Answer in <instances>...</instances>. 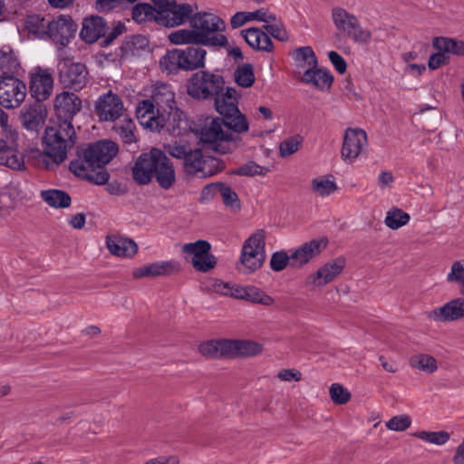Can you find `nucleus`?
<instances>
[{
    "label": "nucleus",
    "instance_id": "obj_1",
    "mask_svg": "<svg viewBox=\"0 0 464 464\" xmlns=\"http://www.w3.org/2000/svg\"><path fill=\"white\" fill-rule=\"evenodd\" d=\"M44 160L49 157L56 165L63 162L67 152L75 144V130L71 121H52L45 128L43 137Z\"/></svg>",
    "mask_w": 464,
    "mask_h": 464
},
{
    "label": "nucleus",
    "instance_id": "obj_2",
    "mask_svg": "<svg viewBox=\"0 0 464 464\" xmlns=\"http://www.w3.org/2000/svg\"><path fill=\"white\" fill-rule=\"evenodd\" d=\"M195 133L201 143L220 153H227L229 150L227 143L237 140L221 118L205 119L203 123L196 128Z\"/></svg>",
    "mask_w": 464,
    "mask_h": 464
},
{
    "label": "nucleus",
    "instance_id": "obj_3",
    "mask_svg": "<svg viewBox=\"0 0 464 464\" xmlns=\"http://www.w3.org/2000/svg\"><path fill=\"white\" fill-rule=\"evenodd\" d=\"M7 114L0 108V126L3 135L0 137V165L14 170L24 169V162L18 146V131L7 124Z\"/></svg>",
    "mask_w": 464,
    "mask_h": 464
},
{
    "label": "nucleus",
    "instance_id": "obj_4",
    "mask_svg": "<svg viewBox=\"0 0 464 464\" xmlns=\"http://www.w3.org/2000/svg\"><path fill=\"white\" fill-rule=\"evenodd\" d=\"M194 30L201 34L208 43H201L204 46L226 47L228 45L227 37L221 33L226 29L225 22L211 13H197L189 19Z\"/></svg>",
    "mask_w": 464,
    "mask_h": 464
},
{
    "label": "nucleus",
    "instance_id": "obj_5",
    "mask_svg": "<svg viewBox=\"0 0 464 464\" xmlns=\"http://www.w3.org/2000/svg\"><path fill=\"white\" fill-rule=\"evenodd\" d=\"M206 55L207 51L198 46L173 49L160 59V65L169 72L178 69L194 71L205 66Z\"/></svg>",
    "mask_w": 464,
    "mask_h": 464
},
{
    "label": "nucleus",
    "instance_id": "obj_6",
    "mask_svg": "<svg viewBox=\"0 0 464 464\" xmlns=\"http://www.w3.org/2000/svg\"><path fill=\"white\" fill-rule=\"evenodd\" d=\"M331 17L336 30L354 43L367 44L371 42L370 30L363 28L359 18L345 8L340 6L333 8Z\"/></svg>",
    "mask_w": 464,
    "mask_h": 464
},
{
    "label": "nucleus",
    "instance_id": "obj_7",
    "mask_svg": "<svg viewBox=\"0 0 464 464\" xmlns=\"http://www.w3.org/2000/svg\"><path fill=\"white\" fill-rule=\"evenodd\" d=\"M266 258L265 237L263 234H252L243 244L237 269L250 275L257 271Z\"/></svg>",
    "mask_w": 464,
    "mask_h": 464
},
{
    "label": "nucleus",
    "instance_id": "obj_8",
    "mask_svg": "<svg viewBox=\"0 0 464 464\" xmlns=\"http://www.w3.org/2000/svg\"><path fill=\"white\" fill-rule=\"evenodd\" d=\"M345 266L346 259L343 256L324 262L305 277L304 286L312 291L324 289L342 275Z\"/></svg>",
    "mask_w": 464,
    "mask_h": 464
},
{
    "label": "nucleus",
    "instance_id": "obj_9",
    "mask_svg": "<svg viewBox=\"0 0 464 464\" xmlns=\"http://www.w3.org/2000/svg\"><path fill=\"white\" fill-rule=\"evenodd\" d=\"M224 85L223 77L208 72H196L188 83V93L196 99L217 96Z\"/></svg>",
    "mask_w": 464,
    "mask_h": 464
},
{
    "label": "nucleus",
    "instance_id": "obj_10",
    "mask_svg": "<svg viewBox=\"0 0 464 464\" xmlns=\"http://www.w3.org/2000/svg\"><path fill=\"white\" fill-rule=\"evenodd\" d=\"M328 244V237L320 236L290 249L291 268L299 269L307 266L326 249Z\"/></svg>",
    "mask_w": 464,
    "mask_h": 464
},
{
    "label": "nucleus",
    "instance_id": "obj_11",
    "mask_svg": "<svg viewBox=\"0 0 464 464\" xmlns=\"http://www.w3.org/2000/svg\"><path fill=\"white\" fill-rule=\"evenodd\" d=\"M184 168L190 175L207 178L220 171L223 165L215 158L204 157L200 150L190 149L184 158Z\"/></svg>",
    "mask_w": 464,
    "mask_h": 464
},
{
    "label": "nucleus",
    "instance_id": "obj_12",
    "mask_svg": "<svg viewBox=\"0 0 464 464\" xmlns=\"http://www.w3.org/2000/svg\"><path fill=\"white\" fill-rule=\"evenodd\" d=\"M59 82L66 88L82 90L87 82V70L84 64L74 63L68 58L57 63Z\"/></svg>",
    "mask_w": 464,
    "mask_h": 464
},
{
    "label": "nucleus",
    "instance_id": "obj_13",
    "mask_svg": "<svg viewBox=\"0 0 464 464\" xmlns=\"http://www.w3.org/2000/svg\"><path fill=\"white\" fill-rule=\"evenodd\" d=\"M86 150H79L77 158L71 161L70 170L77 177L87 179L96 185L106 184L110 175L105 169L98 170L92 159L87 157Z\"/></svg>",
    "mask_w": 464,
    "mask_h": 464
},
{
    "label": "nucleus",
    "instance_id": "obj_14",
    "mask_svg": "<svg viewBox=\"0 0 464 464\" xmlns=\"http://www.w3.org/2000/svg\"><path fill=\"white\" fill-rule=\"evenodd\" d=\"M185 258L191 262L193 267L200 272H208L216 266V258L210 251V244L204 240H198L182 246Z\"/></svg>",
    "mask_w": 464,
    "mask_h": 464
},
{
    "label": "nucleus",
    "instance_id": "obj_15",
    "mask_svg": "<svg viewBox=\"0 0 464 464\" xmlns=\"http://www.w3.org/2000/svg\"><path fill=\"white\" fill-rule=\"evenodd\" d=\"M26 96L25 84L14 76L0 79V104L5 109L18 108Z\"/></svg>",
    "mask_w": 464,
    "mask_h": 464
},
{
    "label": "nucleus",
    "instance_id": "obj_16",
    "mask_svg": "<svg viewBox=\"0 0 464 464\" xmlns=\"http://www.w3.org/2000/svg\"><path fill=\"white\" fill-rule=\"evenodd\" d=\"M94 111L101 121L113 122L125 115L121 98L111 91H108L97 99Z\"/></svg>",
    "mask_w": 464,
    "mask_h": 464
},
{
    "label": "nucleus",
    "instance_id": "obj_17",
    "mask_svg": "<svg viewBox=\"0 0 464 464\" xmlns=\"http://www.w3.org/2000/svg\"><path fill=\"white\" fill-rule=\"evenodd\" d=\"M29 91L31 96L38 102L46 101L53 91V77L49 69L35 67L29 75Z\"/></svg>",
    "mask_w": 464,
    "mask_h": 464
},
{
    "label": "nucleus",
    "instance_id": "obj_18",
    "mask_svg": "<svg viewBox=\"0 0 464 464\" xmlns=\"http://www.w3.org/2000/svg\"><path fill=\"white\" fill-rule=\"evenodd\" d=\"M366 146V132L362 129L349 128L343 135L341 157L346 162H353Z\"/></svg>",
    "mask_w": 464,
    "mask_h": 464
},
{
    "label": "nucleus",
    "instance_id": "obj_19",
    "mask_svg": "<svg viewBox=\"0 0 464 464\" xmlns=\"http://www.w3.org/2000/svg\"><path fill=\"white\" fill-rule=\"evenodd\" d=\"M53 108L57 120L72 122V118L82 109V100L75 93L63 91L54 97Z\"/></svg>",
    "mask_w": 464,
    "mask_h": 464
},
{
    "label": "nucleus",
    "instance_id": "obj_20",
    "mask_svg": "<svg viewBox=\"0 0 464 464\" xmlns=\"http://www.w3.org/2000/svg\"><path fill=\"white\" fill-rule=\"evenodd\" d=\"M429 319L439 322H455L464 318V296L451 299L441 306L427 313Z\"/></svg>",
    "mask_w": 464,
    "mask_h": 464
},
{
    "label": "nucleus",
    "instance_id": "obj_21",
    "mask_svg": "<svg viewBox=\"0 0 464 464\" xmlns=\"http://www.w3.org/2000/svg\"><path fill=\"white\" fill-rule=\"evenodd\" d=\"M76 24L68 17L61 15L55 19L48 21L47 34L56 44L65 46L74 36Z\"/></svg>",
    "mask_w": 464,
    "mask_h": 464
},
{
    "label": "nucleus",
    "instance_id": "obj_22",
    "mask_svg": "<svg viewBox=\"0 0 464 464\" xmlns=\"http://www.w3.org/2000/svg\"><path fill=\"white\" fill-rule=\"evenodd\" d=\"M155 169L154 175L159 186L164 189L172 187L176 180V173L170 160L159 149H154Z\"/></svg>",
    "mask_w": 464,
    "mask_h": 464
},
{
    "label": "nucleus",
    "instance_id": "obj_23",
    "mask_svg": "<svg viewBox=\"0 0 464 464\" xmlns=\"http://www.w3.org/2000/svg\"><path fill=\"white\" fill-rule=\"evenodd\" d=\"M85 150L87 157L92 159L91 161L98 170L103 169L102 168L117 155L119 150L116 143L107 140L91 144Z\"/></svg>",
    "mask_w": 464,
    "mask_h": 464
},
{
    "label": "nucleus",
    "instance_id": "obj_24",
    "mask_svg": "<svg viewBox=\"0 0 464 464\" xmlns=\"http://www.w3.org/2000/svg\"><path fill=\"white\" fill-rule=\"evenodd\" d=\"M157 106L151 99L143 100L137 106V118L140 123L150 130H160L164 121L163 113L155 112Z\"/></svg>",
    "mask_w": 464,
    "mask_h": 464
},
{
    "label": "nucleus",
    "instance_id": "obj_25",
    "mask_svg": "<svg viewBox=\"0 0 464 464\" xmlns=\"http://www.w3.org/2000/svg\"><path fill=\"white\" fill-rule=\"evenodd\" d=\"M154 149L149 153L141 154L136 160L132 168L133 179L140 184L147 185L150 182L154 175L155 159Z\"/></svg>",
    "mask_w": 464,
    "mask_h": 464
},
{
    "label": "nucleus",
    "instance_id": "obj_26",
    "mask_svg": "<svg viewBox=\"0 0 464 464\" xmlns=\"http://www.w3.org/2000/svg\"><path fill=\"white\" fill-rule=\"evenodd\" d=\"M179 266L175 261H157L136 267L132 271V276L136 279L143 277H156L178 271Z\"/></svg>",
    "mask_w": 464,
    "mask_h": 464
},
{
    "label": "nucleus",
    "instance_id": "obj_27",
    "mask_svg": "<svg viewBox=\"0 0 464 464\" xmlns=\"http://www.w3.org/2000/svg\"><path fill=\"white\" fill-rule=\"evenodd\" d=\"M106 245L113 256L120 257H131L138 251L137 244L121 234H108Z\"/></svg>",
    "mask_w": 464,
    "mask_h": 464
},
{
    "label": "nucleus",
    "instance_id": "obj_28",
    "mask_svg": "<svg viewBox=\"0 0 464 464\" xmlns=\"http://www.w3.org/2000/svg\"><path fill=\"white\" fill-rule=\"evenodd\" d=\"M191 5L176 3L171 7H168L162 13H159V22L167 27H174L184 24L192 14Z\"/></svg>",
    "mask_w": 464,
    "mask_h": 464
},
{
    "label": "nucleus",
    "instance_id": "obj_29",
    "mask_svg": "<svg viewBox=\"0 0 464 464\" xmlns=\"http://www.w3.org/2000/svg\"><path fill=\"white\" fill-rule=\"evenodd\" d=\"M47 111L40 103L25 106L20 111L22 126L27 130L32 131H36L42 127L45 121Z\"/></svg>",
    "mask_w": 464,
    "mask_h": 464
},
{
    "label": "nucleus",
    "instance_id": "obj_30",
    "mask_svg": "<svg viewBox=\"0 0 464 464\" xmlns=\"http://www.w3.org/2000/svg\"><path fill=\"white\" fill-rule=\"evenodd\" d=\"M107 24L104 19L98 15L87 17L82 22L80 35L83 41L92 44L105 34Z\"/></svg>",
    "mask_w": 464,
    "mask_h": 464
},
{
    "label": "nucleus",
    "instance_id": "obj_31",
    "mask_svg": "<svg viewBox=\"0 0 464 464\" xmlns=\"http://www.w3.org/2000/svg\"><path fill=\"white\" fill-rule=\"evenodd\" d=\"M301 81L319 91L324 92L331 88L334 77L329 72L316 66L308 68L303 72Z\"/></svg>",
    "mask_w": 464,
    "mask_h": 464
},
{
    "label": "nucleus",
    "instance_id": "obj_32",
    "mask_svg": "<svg viewBox=\"0 0 464 464\" xmlns=\"http://www.w3.org/2000/svg\"><path fill=\"white\" fill-rule=\"evenodd\" d=\"M151 101L157 106V112H167L175 106V95L170 87L165 83H157L153 86L150 95Z\"/></svg>",
    "mask_w": 464,
    "mask_h": 464
},
{
    "label": "nucleus",
    "instance_id": "obj_33",
    "mask_svg": "<svg viewBox=\"0 0 464 464\" xmlns=\"http://www.w3.org/2000/svg\"><path fill=\"white\" fill-rule=\"evenodd\" d=\"M247 44L254 50L270 53L274 49L270 37L259 28H248L241 31Z\"/></svg>",
    "mask_w": 464,
    "mask_h": 464
},
{
    "label": "nucleus",
    "instance_id": "obj_34",
    "mask_svg": "<svg viewBox=\"0 0 464 464\" xmlns=\"http://www.w3.org/2000/svg\"><path fill=\"white\" fill-rule=\"evenodd\" d=\"M215 105L218 112L225 116H231L237 113V92L234 88H227L225 93L216 97Z\"/></svg>",
    "mask_w": 464,
    "mask_h": 464
},
{
    "label": "nucleus",
    "instance_id": "obj_35",
    "mask_svg": "<svg viewBox=\"0 0 464 464\" xmlns=\"http://www.w3.org/2000/svg\"><path fill=\"white\" fill-rule=\"evenodd\" d=\"M292 58L297 70V73H302L308 68L317 66V59L315 53L311 46H302L295 49L292 53Z\"/></svg>",
    "mask_w": 464,
    "mask_h": 464
},
{
    "label": "nucleus",
    "instance_id": "obj_36",
    "mask_svg": "<svg viewBox=\"0 0 464 464\" xmlns=\"http://www.w3.org/2000/svg\"><path fill=\"white\" fill-rule=\"evenodd\" d=\"M162 123L160 130L165 128L172 135L179 136L184 129L183 125H186L185 115L179 108L174 107L164 112V121Z\"/></svg>",
    "mask_w": 464,
    "mask_h": 464
},
{
    "label": "nucleus",
    "instance_id": "obj_37",
    "mask_svg": "<svg viewBox=\"0 0 464 464\" xmlns=\"http://www.w3.org/2000/svg\"><path fill=\"white\" fill-rule=\"evenodd\" d=\"M169 42L173 44H197L201 45V43H208V40L198 34L194 28L191 29H179L170 33L168 36Z\"/></svg>",
    "mask_w": 464,
    "mask_h": 464
},
{
    "label": "nucleus",
    "instance_id": "obj_38",
    "mask_svg": "<svg viewBox=\"0 0 464 464\" xmlns=\"http://www.w3.org/2000/svg\"><path fill=\"white\" fill-rule=\"evenodd\" d=\"M435 50L444 51L449 55L464 56V41L450 37H435L432 41Z\"/></svg>",
    "mask_w": 464,
    "mask_h": 464
},
{
    "label": "nucleus",
    "instance_id": "obj_39",
    "mask_svg": "<svg viewBox=\"0 0 464 464\" xmlns=\"http://www.w3.org/2000/svg\"><path fill=\"white\" fill-rule=\"evenodd\" d=\"M20 68V63L9 46H4L0 50V72L3 76H12L18 72Z\"/></svg>",
    "mask_w": 464,
    "mask_h": 464
},
{
    "label": "nucleus",
    "instance_id": "obj_40",
    "mask_svg": "<svg viewBox=\"0 0 464 464\" xmlns=\"http://www.w3.org/2000/svg\"><path fill=\"white\" fill-rule=\"evenodd\" d=\"M338 188L332 176H321L314 179L311 189L316 197L325 198L335 192Z\"/></svg>",
    "mask_w": 464,
    "mask_h": 464
},
{
    "label": "nucleus",
    "instance_id": "obj_41",
    "mask_svg": "<svg viewBox=\"0 0 464 464\" xmlns=\"http://www.w3.org/2000/svg\"><path fill=\"white\" fill-rule=\"evenodd\" d=\"M410 364L413 369L428 374L434 373L439 368L436 358L424 353L411 356L410 359Z\"/></svg>",
    "mask_w": 464,
    "mask_h": 464
},
{
    "label": "nucleus",
    "instance_id": "obj_42",
    "mask_svg": "<svg viewBox=\"0 0 464 464\" xmlns=\"http://www.w3.org/2000/svg\"><path fill=\"white\" fill-rule=\"evenodd\" d=\"M411 436L423 442L435 446H443L447 444L450 440V434L446 430H417L411 433Z\"/></svg>",
    "mask_w": 464,
    "mask_h": 464
},
{
    "label": "nucleus",
    "instance_id": "obj_43",
    "mask_svg": "<svg viewBox=\"0 0 464 464\" xmlns=\"http://www.w3.org/2000/svg\"><path fill=\"white\" fill-rule=\"evenodd\" d=\"M132 19L138 24L159 21V13L149 4H138L132 7Z\"/></svg>",
    "mask_w": 464,
    "mask_h": 464
},
{
    "label": "nucleus",
    "instance_id": "obj_44",
    "mask_svg": "<svg viewBox=\"0 0 464 464\" xmlns=\"http://www.w3.org/2000/svg\"><path fill=\"white\" fill-rule=\"evenodd\" d=\"M42 198L51 207L67 208L71 204L70 196L58 189L44 190L41 193Z\"/></svg>",
    "mask_w": 464,
    "mask_h": 464
},
{
    "label": "nucleus",
    "instance_id": "obj_45",
    "mask_svg": "<svg viewBox=\"0 0 464 464\" xmlns=\"http://www.w3.org/2000/svg\"><path fill=\"white\" fill-rule=\"evenodd\" d=\"M446 280L448 283L455 285L459 294L464 296V259L452 263Z\"/></svg>",
    "mask_w": 464,
    "mask_h": 464
},
{
    "label": "nucleus",
    "instance_id": "obj_46",
    "mask_svg": "<svg viewBox=\"0 0 464 464\" xmlns=\"http://www.w3.org/2000/svg\"><path fill=\"white\" fill-rule=\"evenodd\" d=\"M123 119L114 127L115 131L120 135L125 143L136 141L134 130L136 129L133 120L124 115Z\"/></svg>",
    "mask_w": 464,
    "mask_h": 464
},
{
    "label": "nucleus",
    "instance_id": "obj_47",
    "mask_svg": "<svg viewBox=\"0 0 464 464\" xmlns=\"http://www.w3.org/2000/svg\"><path fill=\"white\" fill-rule=\"evenodd\" d=\"M25 28L38 37H44L47 34L48 21L39 14H31L26 17Z\"/></svg>",
    "mask_w": 464,
    "mask_h": 464
},
{
    "label": "nucleus",
    "instance_id": "obj_48",
    "mask_svg": "<svg viewBox=\"0 0 464 464\" xmlns=\"http://www.w3.org/2000/svg\"><path fill=\"white\" fill-rule=\"evenodd\" d=\"M248 302L258 304L266 307L275 304V298L266 292L255 285H247L246 300Z\"/></svg>",
    "mask_w": 464,
    "mask_h": 464
},
{
    "label": "nucleus",
    "instance_id": "obj_49",
    "mask_svg": "<svg viewBox=\"0 0 464 464\" xmlns=\"http://www.w3.org/2000/svg\"><path fill=\"white\" fill-rule=\"evenodd\" d=\"M236 82L244 88L251 87L255 82L254 68L250 63L239 65L234 73Z\"/></svg>",
    "mask_w": 464,
    "mask_h": 464
},
{
    "label": "nucleus",
    "instance_id": "obj_50",
    "mask_svg": "<svg viewBox=\"0 0 464 464\" xmlns=\"http://www.w3.org/2000/svg\"><path fill=\"white\" fill-rule=\"evenodd\" d=\"M410 221V215L400 208H392L385 218L386 226L392 229H398Z\"/></svg>",
    "mask_w": 464,
    "mask_h": 464
},
{
    "label": "nucleus",
    "instance_id": "obj_51",
    "mask_svg": "<svg viewBox=\"0 0 464 464\" xmlns=\"http://www.w3.org/2000/svg\"><path fill=\"white\" fill-rule=\"evenodd\" d=\"M226 125L227 126L229 131L236 133H244L249 130V124L246 118V116L238 111L237 113H235L231 116L224 117Z\"/></svg>",
    "mask_w": 464,
    "mask_h": 464
},
{
    "label": "nucleus",
    "instance_id": "obj_52",
    "mask_svg": "<svg viewBox=\"0 0 464 464\" xmlns=\"http://www.w3.org/2000/svg\"><path fill=\"white\" fill-rule=\"evenodd\" d=\"M304 142V138L299 135L291 136L284 140L279 145V155L287 158L297 152Z\"/></svg>",
    "mask_w": 464,
    "mask_h": 464
},
{
    "label": "nucleus",
    "instance_id": "obj_53",
    "mask_svg": "<svg viewBox=\"0 0 464 464\" xmlns=\"http://www.w3.org/2000/svg\"><path fill=\"white\" fill-rule=\"evenodd\" d=\"M190 149L191 147L189 143L186 140H173L164 145V153H168L176 159L184 160L186 155L189 152Z\"/></svg>",
    "mask_w": 464,
    "mask_h": 464
},
{
    "label": "nucleus",
    "instance_id": "obj_54",
    "mask_svg": "<svg viewBox=\"0 0 464 464\" xmlns=\"http://www.w3.org/2000/svg\"><path fill=\"white\" fill-rule=\"evenodd\" d=\"M329 394L333 402L337 405L346 404L352 397L349 390L337 382L330 386Z\"/></svg>",
    "mask_w": 464,
    "mask_h": 464
},
{
    "label": "nucleus",
    "instance_id": "obj_55",
    "mask_svg": "<svg viewBox=\"0 0 464 464\" xmlns=\"http://www.w3.org/2000/svg\"><path fill=\"white\" fill-rule=\"evenodd\" d=\"M237 356H256L263 352V345L250 340H237Z\"/></svg>",
    "mask_w": 464,
    "mask_h": 464
},
{
    "label": "nucleus",
    "instance_id": "obj_56",
    "mask_svg": "<svg viewBox=\"0 0 464 464\" xmlns=\"http://www.w3.org/2000/svg\"><path fill=\"white\" fill-rule=\"evenodd\" d=\"M412 423L411 417L408 414L395 415L385 422L389 430L402 432L408 430Z\"/></svg>",
    "mask_w": 464,
    "mask_h": 464
},
{
    "label": "nucleus",
    "instance_id": "obj_57",
    "mask_svg": "<svg viewBox=\"0 0 464 464\" xmlns=\"http://www.w3.org/2000/svg\"><path fill=\"white\" fill-rule=\"evenodd\" d=\"M291 253L281 250L275 252L270 259V267L275 272H281L285 267H291Z\"/></svg>",
    "mask_w": 464,
    "mask_h": 464
},
{
    "label": "nucleus",
    "instance_id": "obj_58",
    "mask_svg": "<svg viewBox=\"0 0 464 464\" xmlns=\"http://www.w3.org/2000/svg\"><path fill=\"white\" fill-rule=\"evenodd\" d=\"M219 195L224 204L230 209L237 211L240 208L238 196L230 187L221 183Z\"/></svg>",
    "mask_w": 464,
    "mask_h": 464
},
{
    "label": "nucleus",
    "instance_id": "obj_59",
    "mask_svg": "<svg viewBox=\"0 0 464 464\" xmlns=\"http://www.w3.org/2000/svg\"><path fill=\"white\" fill-rule=\"evenodd\" d=\"M269 172V169L264 166H260L254 161H248L246 164L240 166L236 173L241 176H265Z\"/></svg>",
    "mask_w": 464,
    "mask_h": 464
},
{
    "label": "nucleus",
    "instance_id": "obj_60",
    "mask_svg": "<svg viewBox=\"0 0 464 464\" xmlns=\"http://www.w3.org/2000/svg\"><path fill=\"white\" fill-rule=\"evenodd\" d=\"M137 0H96L95 9L101 13H109L123 5L135 3Z\"/></svg>",
    "mask_w": 464,
    "mask_h": 464
},
{
    "label": "nucleus",
    "instance_id": "obj_61",
    "mask_svg": "<svg viewBox=\"0 0 464 464\" xmlns=\"http://www.w3.org/2000/svg\"><path fill=\"white\" fill-rule=\"evenodd\" d=\"M16 193V187L9 186L0 192V213L12 208L14 205V195Z\"/></svg>",
    "mask_w": 464,
    "mask_h": 464
},
{
    "label": "nucleus",
    "instance_id": "obj_62",
    "mask_svg": "<svg viewBox=\"0 0 464 464\" xmlns=\"http://www.w3.org/2000/svg\"><path fill=\"white\" fill-rule=\"evenodd\" d=\"M220 340H209L199 345V352L207 357L221 356Z\"/></svg>",
    "mask_w": 464,
    "mask_h": 464
},
{
    "label": "nucleus",
    "instance_id": "obj_63",
    "mask_svg": "<svg viewBox=\"0 0 464 464\" xmlns=\"http://www.w3.org/2000/svg\"><path fill=\"white\" fill-rule=\"evenodd\" d=\"M248 22L258 21L265 24H270L276 21L275 14L270 13L267 9L260 8L256 11L246 12Z\"/></svg>",
    "mask_w": 464,
    "mask_h": 464
},
{
    "label": "nucleus",
    "instance_id": "obj_64",
    "mask_svg": "<svg viewBox=\"0 0 464 464\" xmlns=\"http://www.w3.org/2000/svg\"><path fill=\"white\" fill-rule=\"evenodd\" d=\"M437 53L431 54L428 61V67L430 70H437L450 63V56L444 51L436 50Z\"/></svg>",
    "mask_w": 464,
    "mask_h": 464
}]
</instances>
